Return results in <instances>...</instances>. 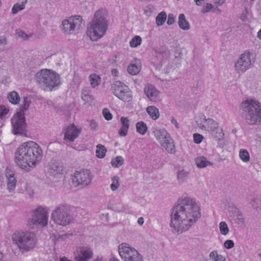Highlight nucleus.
I'll return each mask as SVG.
<instances>
[{
  "label": "nucleus",
  "mask_w": 261,
  "mask_h": 261,
  "mask_svg": "<svg viewBox=\"0 0 261 261\" xmlns=\"http://www.w3.org/2000/svg\"><path fill=\"white\" fill-rule=\"evenodd\" d=\"M201 217L199 203L194 198H181L171 216L170 227L174 232L181 233L188 230Z\"/></svg>",
  "instance_id": "f257e3e1"
},
{
  "label": "nucleus",
  "mask_w": 261,
  "mask_h": 261,
  "mask_svg": "<svg viewBox=\"0 0 261 261\" xmlns=\"http://www.w3.org/2000/svg\"><path fill=\"white\" fill-rule=\"evenodd\" d=\"M14 157L15 162L20 168L30 171L41 162L42 150L35 142L29 141L17 148Z\"/></svg>",
  "instance_id": "f03ea898"
},
{
  "label": "nucleus",
  "mask_w": 261,
  "mask_h": 261,
  "mask_svg": "<svg viewBox=\"0 0 261 261\" xmlns=\"http://www.w3.org/2000/svg\"><path fill=\"white\" fill-rule=\"evenodd\" d=\"M194 120L198 128L202 132L209 133L215 141L220 142V147H223L221 142L224 139L225 134L217 121L212 118H206L203 114H197Z\"/></svg>",
  "instance_id": "7ed1b4c3"
},
{
  "label": "nucleus",
  "mask_w": 261,
  "mask_h": 261,
  "mask_svg": "<svg viewBox=\"0 0 261 261\" xmlns=\"http://www.w3.org/2000/svg\"><path fill=\"white\" fill-rule=\"evenodd\" d=\"M34 79L38 87L44 91L55 90L61 84V76L50 69L40 70L35 74Z\"/></svg>",
  "instance_id": "20e7f679"
},
{
  "label": "nucleus",
  "mask_w": 261,
  "mask_h": 261,
  "mask_svg": "<svg viewBox=\"0 0 261 261\" xmlns=\"http://www.w3.org/2000/svg\"><path fill=\"white\" fill-rule=\"evenodd\" d=\"M11 239L22 253L33 250L37 244L35 233L29 230L16 231L12 234Z\"/></svg>",
  "instance_id": "39448f33"
},
{
  "label": "nucleus",
  "mask_w": 261,
  "mask_h": 261,
  "mask_svg": "<svg viewBox=\"0 0 261 261\" xmlns=\"http://www.w3.org/2000/svg\"><path fill=\"white\" fill-rule=\"evenodd\" d=\"M243 117L249 124H254L261 120V105L255 99L243 101L241 105Z\"/></svg>",
  "instance_id": "423d86ee"
},
{
  "label": "nucleus",
  "mask_w": 261,
  "mask_h": 261,
  "mask_svg": "<svg viewBox=\"0 0 261 261\" xmlns=\"http://www.w3.org/2000/svg\"><path fill=\"white\" fill-rule=\"evenodd\" d=\"M108 11L106 8H100L96 11L91 21L88 25L89 33H105L108 29Z\"/></svg>",
  "instance_id": "0eeeda50"
},
{
  "label": "nucleus",
  "mask_w": 261,
  "mask_h": 261,
  "mask_svg": "<svg viewBox=\"0 0 261 261\" xmlns=\"http://www.w3.org/2000/svg\"><path fill=\"white\" fill-rule=\"evenodd\" d=\"M27 226L31 229L42 228L48 225V212L46 207L39 206L31 211Z\"/></svg>",
  "instance_id": "6e6552de"
},
{
  "label": "nucleus",
  "mask_w": 261,
  "mask_h": 261,
  "mask_svg": "<svg viewBox=\"0 0 261 261\" xmlns=\"http://www.w3.org/2000/svg\"><path fill=\"white\" fill-rule=\"evenodd\" d=\"M70 207L66 204H60L53 211L51 218L57 225L65 226L73 222V218L70 213Z\"/></svg>",
  "instance_id": "1a4fd4ad"
},
{
  "label": "nucleus",
  "mask_w": 261,
  "mask_h": 261,
  "mask_svg": "<svg viewBox=\"0 0 261 261\" xmlns=\"http://www.w3.org/2000/svg\"><path fill=\"white\" fill-rule=\"evenodd\" d=\"M255 61V53L249 50H245L235 62V70L239 73H244L253 67Z\"/></svg>",
  "instance_id": "9d476101"
},
{
  "label": "nucleus",
  "mask_w": 261,
  "mask_h": 261,
  "mask_svg": "<svg viewBox=\"0 0 261 261\" xmlns=\"http://www.w3.org/2000/svg\"><path fill=\"white\" fill-rule=\"evenodd\" d=\"M155 139L169 153L174 154L176 152L174 142L169 133L164 127H156L153 130Z\"/></svg>",
  "instance_id": "9b49d317"
},
{
  "label": "nucleus",
  "mask_w": 261,
  "mask_h": 261,
  "mask_svg": "<svg viewBox=\"0 0 261 261\" xmlns=\"http://www.w3.org/2000/svg\"><path fill=\"white\" fill-rule=\"evenodd\" d=\"M119 255L123 261H143V255L134 247L126 243L118 247Z\"/></svg>",
  "instance_id": "f8f14e48"
},
{
  "label": "nucleus",
  "mask_w": 261,
  "mask_h": 261,
  "mask_svg": "<svg viewBox=\"0 0 261 261\" xmlns=\"http://www.w3.org/2000/svg\"><path fill=\"white\" fill-rule=\"evenodd\" d=\"M12 132L14 135L26 136L28 133L27 124L24 114L19 112L16 113L11 119Z\"/></svg>",
  "instance_id": "ddd939ff"
},
{
  "label": "nucleus",
  "mask_w": 261,
  "mask_h": 261,
  "mask_svg": "<svg viewBox=\"0 0 261 261\" xmlns=\"http://www.w3.org/2000/svg\"><path fill=\"white\" fill-rule=\"evenodd\" d=\"M112 89L113 94L122 101L129 102L132 99V92L124 83L116 81L112 85Z\"/></svg>",
  "instance_id": "4468645a"
},
{
  "label": "nucleus",
  "mask_w": 261,
  "mask_h": 261,
  "mask_svg": "<svg viewBox=\"0 0 261 261\" xmlns=\"http://www.w3.org/2000/svg\"><path fill=\"white\" fill-rule=\"evenodd\" d=\"M93 255V249L89 246L77 247L73 252L75 261H89Z\"/></svg>",
  "instance_id": "2eb2a0df"
},
{
  "label": "nucleus",
  "mask_w": 261,
  "mask_h": 261,
  "mask_svg": "<svg viewBox=\"0 0 261 261\" xmlns=\"http://www.w3.org/2000/svg\"><path fill=\"white\" fill-rule=\"evenodd\" d=\"M92 177L88 170L76 171L72 178V182L75 186L86 187L91 182Z\"/></svg>",
  "instance_id": "dca6fc26"
},
{
  "label": "nucleus",
  "mask_w": 261,
  "mask_h": 261,
  "mask_svg": "<svg viewBox=\"0 0 261 261\" xmlns=\"http://www.w3.org/2000/svg\"><path fill=\"white\" fill-rule=\"evenodd\" d=\"M82 132V128L73 123L69 124L64 130V140L66 142H73Z\"/></svg>",
  "instance_id": "f3484780"
},
{
  "label": "nucleus",
  "mask_w": 261,
  "mask_h": 261,
  "mask_svg": "<svg viewBox=\"0 0 261 261\" xmlns=\"http://www.w3.org/2000/svg\"><path fill=\"white\" fill-rule=\"evenodd\" d=\"M144 92L147 98L153 102H160L163 99L161 92L152 85H146L144 87Z\"/></svg>",
  "instance_id": "a211bd4d"
},
{
  "label": "nucleus",
  "mask_w": 261,
  "mask_h": 261,
  "mask_svg": "<svg viewBox=\"0 0 261 261\" xmlns=\"http://www.w3.org/2000/svg\"><path fill=\"white\" fill-rule=\"evenodd\" d=\"M5 176L7 181V188L9 191H13L16 187L17 180L14 172L9 168H7L5 172Z\"/></svg>",
  "instance_id": "6ab92c4d"
},
{
  "label": "nucleus",
  "mask_w": 261,
  "mask_h": 261,
  "mask_svg": "<svg viewBox=\"0 0 261 261\" xmlns=\"http://www.w3.org/2000/svg\"><path fill=\"white\" fill-rule=\"evenodd\" d=\"M70 20L72 23L74 32H78L83 29L85 25V21L80 15H72Z\"/></svg>",
  "instance_id": "aec40b11"
},
{
  "label": "nucleus",
  "mask_w": 261,
  "mask_h": 261,
  "mask_svg": "<svg viewBox=\"0 0 261 261\" xmlns=\"http://www.w3.org/2000/svg\"><path fill=\"white\" fill-rule=\"evenodd\" d=\"M130 121L127 117H121L120 118L121 127L118 131V134L121 137H125L128 134V130L130 126Z\"/></svg>",
  "instance_id": "412c9836"
},
{
  "label": "nucleus",
  "mask_w": 261,
  "mask_h": 261,
  "mask_svg": "<svg viewBox=\"0 0 261 261\" xmlns=\"http://www.w3.org/2000/svg\"><path fill=\"white\" fill-rule=\"evenodd\" d=\"M141 69V63L139 60H136L134 63L130 64L127 68L129 74L136 75L138 74Z\"/></svg>",
  "instance_id": "4be33fe9"
},
{
  "label": "nucleus",
  "mask_w": 261,
  "mask_h": 261,
  "mask_svg": "<svg viewBox=\"0 0 261 261\" xmlns=\"http://www.w3.org/2000/svg\"><path fill=\"white\" fill-rule=\"evenodd\" d=\"M146 111L150 118L153 120L158 119L160 116L159 110L154 106H150L146 108Z\"/></svg>",
  "instance_id": "5701e85b"
},
{
  "label": "nucleus",
  "mask_w": 261,
  "mask_h": 261,
  "mask_svg": "<svg viewBox=\"0 0 261 261\" xmlns=\"http://www.w3.org/2000/svg\"><path fill=\"white\" fill-rule=\"evenodd\" d=\"M60 28L64 32H74L70 16L62 20Z\"/></svg>",
  "instance_id": "b1692460"
},
{
  "label": "nucleus",
  "mask_w": 261,
  "mask_h": 261,
  "mask_svg": "<svg viewBox=\"0 0 261 261\" xmlns=\"http://www.w3.org/2000/svg\"><path fill=\"white\" fill-rule=\"evenodd\" d=\"M189 171L186 169L179 170L176 173L177 180L179 183H184L189 178Z\"/></svg>",
  "instance_id": "393cba45"
},
{
  "label": "nucleus",
  "mask_w": 261,
  "mask_h": 261,
  "mask_svg": "<svg viewBox=\"0 0 261 261\" xmlns=\"http://www.w3.org/2000/svg\"><path fill=\"white\" fill-rule=\"evenodd\" d=\"M195 162L196 166L199 168H205L207 166L212 165V164L208 161L206 158L203 156H200L195 158Z\"/></svg>",
  "instance_id": "a878e982"
},
{
  "label": "nucleus",
  "mask_w": 261,
  "mask_h": 261,
  "mask_svg": "<svg viewBox=\"0 0 261 261\" xmlns=\"http://www.w3.org/2000/svg\"><path fill=\"white\" fill-rule=\"evenodd\" d=\"M8 101L13 105H17L19 103L20 98L18 93L15 91H11L7 94Z\"/></svg>",
  "instance_id": "bb28decb"
},
{
  "label": "nucleus",
  "mask_w": 261,
  "mask_h": 261,
  "mask_svg": "<svg viewBox=\"0 0 261 261\" xmlns=\"http://www.w3.org/2000/svg\"><path fill=\"white\" fill-rule=\"evenodd\" d=\"M121 180L118 175H114L111 178L110 188L112 191H116L120 186Z\"/></svg>",
  "instance_id": "cd10ccee"
},
{
  "label": "nucleus",
  "mask_w": 261,
  "mask_h": 261,
  "mask_svg": "<svg viewBox=\"0 0 261 261\" xmlns=\"http://www.w3.org/2000/svg\"><path fill=\"white\" fill-rule=\"evenodd\" d=\"M27 3V0H22L21 3H17L15 4L12 8V13L16 14L19 11L24 10Z\"/></svg>",
  "instance_id": "c85d7f7f"
},
{
  "label": "nucleus",
  "mask_w": 261,
  "mask_h": 261,
  "mask_svg": "<svg viewBox=\"0 0 261 261\" xmlns=\"http://www.w3.org/2000/svg\"><path fill=\"white\" fill-rule=\"evenodd\" d=\"M178 25L180 28L184 30H188L190 29L189 23L186 19L184 14H181L178 17Z\"/></svg>",
  "instance_id": "c756f323"
},
{
  "label": "nucleus",
  "mask_w": 261,
  "mask_h": 261,
  "mask_svg": "<svg viewBox=\"0 0 261 261\" xmlns=\"http://www.w3.org/2000/svg\"><path fill=\"white\" fill-rule=\"evenodd\" d=\"M90 85L92 87L95 88L98 86L101 82L99 76L95 73L91 74L89 77Z\"/></svg>",
  "instance_id": "7c9ffc66"
},
{
  "label": "nucleus",
  "mask_w": 261,
  "mask_h": 261,
  "mask_svg": "<svg viewBox=\"0 0 261 261\" xmlns=\"http://www.w3.org/2000/svg\"><path fill=\"white\" fill-rule=\"evenodd\" d=\"M137 132L142 135H144L147 132L148 127L143 121H139L136 124Z\"/></svg>",
  "instance_id": "2f4dec72"
},
{
  "label": "nucleus",
  "mask_w": 261,
  "mask_h": 261,
  "mask_svg": "<svg viewBox=\"0 0 261 261\" xmlns=\"http://www.w3.org/2000/svg\"><path fill=\"white\" fill-rule=\"evenodd\" d=\"M167 19V14L164 11L159 13L155 18V24L157 26L163 25Z\"/></svg>",
  "instance_id": "473e14b6"
},
{
  "label": "nucleus",
  "mask_w": 261,
  "mask_h": 261,
  "mask_svg": "<svg viewBox=\"0 0 261 261\" xmlns=\"http://www.w3.org/2000/svg\"><path fill=\"white\" fill-rule=\"evenodd\" d=\"M210 261H226L225 257L219 254L216 251H212L209 255Z\"/></svg>",
  "instance_id": "72a5a7b5"
},
{
  "label": "nucleus",
  "mask_w": 261,
  "mask_h": 261,
  "mask_svg": "<svg viewBox=\"0 0 261 261\" xmlns=\"http://www.w3.org/2000/svg\"><path fill=\"white\" fill-rule=\"evenodd\" d=\"M82 99L87 103L92 102L94 100L93 96L90 94L89 91L87 89H84L82 91Z\"/></svg>",
  "instance_id": "f704fd0d"
},
{
  "label": "nucleus",
  "mask_w": 261,
  "mask_h": 261,
  "mask_svg": "<svg viewBox=\"0 0 261 261\" xmlns=\"http://www.w3.org/2000/svg\"><path fill=\"white\" fill-rule=\"evenodd\" d=\"M124 162L123 158L119 155L112 159L111 164L114 168H119L123 164Z\"/></svg>",
  "instance_id": "c9c22d12"
},
{
  "label": "nucleus",
  "mask_w": 261,
  "mask_h": 261,
  "mask_svg": "<svg viewBox=\"0 0 261 261\" xmlns=\"http://www.w3.org/2000/svg\"><path fill=\"white\" fill-rule=\"evenodd\" d=\"M240 159L244 163H247L250 161V154L246 149H241L239 153Z\"/></svg>",
  "instance_id": "e433bc0d"
},
{
  "label": "nucleus",
  "mask_w": 261,
  "mask_h": 261,
  "mask_svg": "<svg viewBox=\"0 0 261 261\" xmlns=\"http://www.w3.org/2000/svg\"><path fill=\"white\" fill-rule=\"evenodd\" d=\"M229 219L231 222L237 224H243L244 222V218L241 212H240L236 215L232 216V217Z\"/></svg>",
  "instance_id": "4c0bfd02"
},
{
  "label": "nucleus",
  "mask_w": 261,
  "mask_h": 261,
  "mask_svg": "<svg viewBox=\"0 0 261 261\" xmlns=\"http://www.w3.org/2000/svg\"><path fill=\"white\" fill-rule=\"evenodd\" d=\"M107 149L106 147L101 144L96 146V156L100 159L103 158L105 156Z\"/></svg>",
  "instance_id": "58836bf2"
},
{
  "label": "nucleus",
  "mask_w": 261,
  "mask_h": 261,
  "mask_svg": "<svg viewBox=\"0 0 261 261\" xmlns=\"http://www.w3.org/2000/svg\"><path fill=\"white\" fill-rule=\"evenodd\" d=\"M219 228L222 235L226 236L229 233V228L225 221H221L219 223Z\"/></svg>",
  "instance_id": "ea45409f"
},
{
  "label": "nucleus",
  "mask_w": 261,
  "mask_h": 261,
  "mask_svg": "<svg viewBox=\"0 0 261 261\" xmlns=\"http://www.w3.org/2000/svg\"><path fill=\"white\" fill-rule=\"evenodd\" d=\"M141 42V38L139 36H136L130 40L129 44L132 47H136L140 45Z\"/></svg>",
  "instance_id": "a19ab883"
},
{
  "label": "nucleus",
  "mask_w": 261,
  "mask_h": 261,
  "mask_svg": "<svg viewBox=\"0 0 261 261\" xmlns=\"http://www.w3.org/2000/svg\"><path fill=\"white\" fill-rule=\"evenodd\" d=\"M241 212L240 210L235 206H230L228 207V216L229 219Z\"/></svg>",
  "instance_id": "79ce46f5"
},
{
  "label": "nucleus",
  "mask_w": 261,
  "mask_h": 261,
  "mask_svg": "<svg viewBox=\"0 0 261 261\" xmlns=\"http://www.w3.org/2000/svg\"><path fill=\"white\" fill-rule=\"evenodd\" d=\"M30 100L27 97L24 98L21 106V111L23 113V111H26L29 107Z\"/></svg>",
  "instance_id": "37998d69"
},
{
  "label": "nucleus",
  "mask_w": 261,
  "mask_h": 261,
  "mask_svg": "<svg viewBox=\"0 0 261 261\" xmlns=\"http://www.w3.org/2000/svg\"><path fill=\"white\" fill-rule=\"evenodd\" d=\"M16 38L18 40L24 41L28 40L31 37V34H16Z\"/></svg>",
  "instance_id": "c03bdc74"
},
{
  "label": "nucleus",
  "mask_w": 261,
  "mask_h": 261,
  "mask_svg": "<svg viewBox=\"0 0 261 261\" xmlns=\"http://www.w3.org/2000/svg\"><path fill=\"white\" fill-rule=\"evenodd\" d=\"M102 115L107 120H111L113 118V115L110 113L109 110L107 108H105L102 110Z\"/></svg>",
  "instance_id": "a18cd8bd"
},
{
  "label": "nucleus",
  "mask_w": 261,
  "mask_h": 261,
  "mask_svg": "<svg viewBox=\"0 0 261 261\" xmlns=\"http://www.w3.org/2000/svg\"><path fill=\"white\" fill-rule=\"evenodd\" d=\"M203 139V136L200 134L195 133L193 134V141L196 144H200Z\"/></svg>",
  "instance_id": "49530a36"
},
{
  "label": "nucleus",
  "mask_w": 261,
  "mask_h": 261,
  "mask_svg": "<svg viewBox=\"0 0 261 261\" xmlns=\"http://www.w3.org/2000/svg\"><path fill=\"white\" fill-rule=\"evenodd\" d=\"M9 110L8 108L4 105L0 106V118H4L5 116L8 113Z\"/></svg>",
  "instance_id": "de8ad7c7"
},
{
  "label": "nucleus",
  "mask_w": 261,
  "mask_h": 261,
  "mask_svg": "<svg viewBox=\"0 0 261 261\" xmlns=\"http://www.w3.org/2000/svg\"><path fill=\"white\" fill-rule=\"evenodd\" d=\"M214 8V6L209 3L204 4L202 7L201 9V12L203 13H207L211 11L213 8Z\"/></svg>",
  "instance_id": "09e8293b"
},
{
  "label": "nucleus",
  "mask_w": 261,
  "mask_h": 261,
  "mask_svg": "<svg viewBox=\"0 0 261 261\" xmlns=\"http://www.w3.org/2000/svg\"><path fill=\"white\" fill-rule=\"evenodd\" d=\"M90 127L93 130L96 131L98 129V125L95 120L91 119L88 121Z\"/></svg>",
  "instance_id": "8fccbe9b"
},
{
  "label": "nucleus",
  "mask_w": 261,
  "mask_h": 261,
  "mask_svg": "<svg viewBox=\"0 0 261 261\" xmlns=\"http://www.w3.org/2000/svg\"><path fill=\"white\" fill-rule=\"evenodd\" d=\"M90 39L93 41H96L101 38L102 35L100 34H87Z\"/></svg>",
  "instance_id": "3c124183"
},
{
  "label": "nucleus",
  "mask_w": 261,
  "mask_h": 261,
  "mask_svg": "<svg viewBox=\"0 0 261 261\" xmlns=\"http://www.w3.org/2000/svg\"><path fill=\"white\" fill-rule=\"evenodd\" d=\"M234 244L232 240H227L224 243V247L227 249H230L234 247Z\"/></svg>",
  "instance_id": "603ef678"
},
{
  "label": "nucleus",
  "mask_w": 261,
  "mask_h": 261,
  "mask_svg": "<svg viewBox=\"0 0 261 261\" xmlns=\"http://www.w3.org/2000/svg\"><path fill=\"white\" fill-rule=\"evenodd\" d=\"M175 17L173 14H169L168 16L167 23L169 25H172L175 22Z\"/></svg>",
  "instance_id": "864d4df0"
},
{
  "label": "nucleus",
  "mask_w": 261,
  "mask_h": 261,
  "mask_svg": "<svg viewBox=\"0 0 261 261\" xmlns=\"http://www.w3.org/2000/svg\"><path fill=\"white\" fill-rule=\"evenodd\" d=\"M249 12L247 10H245L241 18L243 21H247L249 19Z\"/></svg>",
  "instance_id": "5fc2aeb1"
},
{
  "label": "nucleus",
  "mask_w": 261,
  "mask_h": 261,
  "mask_svg": "<svg viewBox=\"0 0 261 261\" xmlns=\"http://www.w3.org/2000/svg\"><path fill=\"white\" fill-rule=\"evenodd\" d=\"M170 121H171V123L174 125V126L175 127V128L176 129H178L179 128V124H178V123L177 122L176 119L173 117H172L171 118V119H170Z\"/></svg>",
  "instance_id": "6e6d98bb"
},
{
  "label": "nucleus",
  "mask_w": 261,
  "mask_h": 261,
  "mask_svg": "<svg viewBox=\"0 0 261 261\" xmlns=\"http://www.w3.org/2000/svg\"><path fill=\"white\" fill-rule=\"evenodd\" d=\"M6 44V39L5 37H2L0 38V45H2L3 46V49L2 50H4L7 49L4 45Z\"/></svg>",
  "instance_id": "4d7b16f0"
},
{
  "label": "nucleus",
  "mask_w": 261,
  "mask_h": 261,
  "mask_svg": "<svg viewBox=\"0 0 261 261\" xmlns=\"http://www.w3.org/2000/svg\"><path fill=\"white\" fill-rule=\"evenodd\" d=\"M225 1L226 0H214V3L218 6L222 5Z\"/></svg>",
  "instance_id": "13d9d810"
},
{
  "label": "nucleus",
  "mask_w": 261,
  "mask_h": 261,
  "mask_svg": "<svg viewBox=\"0 0 261 261\" xmlns=\"http://www.w3.org/2000/svg\"><path fill=\"white\" fill-rule=\"evenodd\" d=\"M112 74L113 76H118L119 74V71L117 69H113L112 70Z\"/></svg>",
  "instance_id": "bf43d9fd"
},
{
  "label": "nucleus",
  "mask_w": 261,
  "mask_h": 261,
  "mask_svg": "<svg viewBox=\"0 0 261 261\" xmlns=\"http://www.w3.org/2000/svg\"><path fill=\"white\" fill-rule=\"evenodd\" d=\"M144 221L143 217H139L138 219L137 223L139 225L142 226L144 224Z\"/></svg>",
  "instance_id": "052dcab7"
},
{
  "label": "nucleus",
  "mask_w": 261,
  "mask_h": 261,
  "mask_svg": "<svg viewBox=\"0 0 261 261\" xmlns=\"http://www.w3.org/2000/svg\"><path fill=\"white\" fill-rule=\"evenodd\" d=\"M196 4L198 6H201L205 0H194Z\"/></svg>",
  "instance_id": "680f3d73"
},
{
  "label": "nucleus",
  "mask_w": 261,
  "mask_h": 261,
  "mask_svg": "<svg viewBox=\"0 0 261 261\" xmlns=\"http://www.w3.org/2000/svg\"><path fill=\"white\" fill-rule=\"evenodd\" d=\"M58 170H57V171L58 173H61L63 171V167L62 166H59L58 167Z\"/></svg>",
  "instance_id": "e2e57ef3"
},
{
  "label": "nucleus",
  "mask_w": 261,
  "mask_h": 261,
  "mask_svg": "<svg viewBox=\"0 0 261 261\" xmlns=\"http://www.w3.org/2000/svg\"><path fill=\"white\" fill-rule=\"evenodd\" d=\"M60 261H72V260L68 259L66 257H63L60 258Z\"/></svg>",
  "instance_id": "0e129e2a"
},
{
  "label": "nucleus",
  "mask_w": 261,
  "mask_h": 261,
  "mask_svg": "<svg viewBox=\"0 0 261 261\" xmlns=\"http://www.w3.org/2000/svg\"><path fill=\"white\" fill-rule=\"evenodd\" d=\"M109 261H119V260L118 258H115V257H111Z\"/></svg>",
  "instance_id": "69168bd1"
},
{
  "label": "nucleus",
  "mask_w": 261,
  "mask_h": 261,
  "mask_svg": "<svg viewBox=\"0 0 261 261\" xmlns=\"http://www.w3.org/2000/svg\"><path fill=\"white\" fill-rule=\"evenodd\" d=\"M93 261H104L102 257H98L94 259Z\"/></svg>",
  "instance_id": "338daca9"
},
{
  "label": "nucleus",
  "mask_w": 261,
  "mask_h": 261,
  "mask_svg": "<svg viewBox=\"0 0 261 261\" xmlns=\"http://www.w3.org/2000/svg\"><path fill=\"white\" fill-rule=\"evenodd\" d=\"M257 37L261 40V34H257Z\"/></svg>",
  "instance_id": "774afa93"
}]
</instances>
